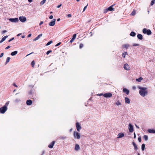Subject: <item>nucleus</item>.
Instances as JSON below:
<instances>
[{
  "label": "nucleus",
  "instance_id": "1",
  "mask_svg": "<svg viewBox=\"0 0 155 155\" xmlns=\"http://www.w3.org/2000/svg\"><path fill=\"white\" fill-rule=\"evenodd\" d=\"M139 88L141 90L139 91V93L141 96L144 97L147 94V91L146 88L139 87Z\"/></svg>",
  "mask_w": 155,
  "mask_h": 155
},
{
  "label": "nucleus",
  "instance_id": "2",
  "mask_svg": "<svg viewBox=\"0 0 155 155\" xmlns=\"http://www.w3.org/2000/svg\"><path fill=\"white\" fill-rule=\"evenodd\" d=\"M7 109L6 106L4 105L3 107L0 108V113L2 114H4Z\"/></svg>",
  "mask_w": 155,
  "mask_h": 155
},
{
  "label": "nucleus",
  "instance_id": "3",
  "mask_svg": "<svg viewBox=\"0 0 155 155\" xmlns=\"http://www.w3.org/2000/svg\"><path fill=\"white\" fill-rule=\"evenodd\" d=\"M74 136L75 138H76L78 139H79L81 137L80 134L75 131L74 132Z\"/></svg>",
  "mask_w": 155,
  "mask_h": 155
},
{
  "label": "nucleus",
  "instance_id": "4",
  "mask_svg": "<svg viewBox=\"0 0 155 155\" xmlns=\"http://www.w3.org/2000/svg\"><path fill=\"white\" fill-rule=\"evenodd\" d=\"M112 96V94L111 93H107L104 94L103 95V96L106 98H108L111 97Z\"/></svg>",
  "mask_w": 155,
  "mask_h": 155
},
{
  "label": "nucleus",
  "instance_id": "5",
  "mask_svg": "<svg viewBox=\"0 0 155 155\" xmlns=\"http://www.w3.org/2000/svg\"><path fill=\"white\" fill-rule=\"evenodd\" d=\"M75 125L77 130L79 132L81 128V127L80 124L78 122H76L75 124Z\"/></svg>",
  "mask_w": 155,
  "mask_h": 155
},
{
  "label": "nucleus",
  "instance_id": "6",
  "mask_svg": "<svg viewBox=\"0 0 155 155\" xmlns=\"http://www.w3.org/2000/svg\"><path fill=\"white\" fill-rule=\"evenodd\" d=\"M9 21L12 22H17L18 21V18H11L9 19Z\"/></svg>",
  "mask_w": 155,
  "mask_h": 155
},
{
  "label": "nucleus",
  "instance_id": "7",
  "mask_svg": "<svg viewBox=\"0 0 155 155\" xmlns=\"http://www.w3.org/2000/svg\"><path fill=\"white\" fill-rule=\"evenodd\" d=\"M19 19L22 22H25L26 20V18L24 16H21L19 17Z\"/></svg>",
  "mask_w": 155,
  "mask_h": 155
},
{
  "label": "nucleus",
  "instance_id": "8",
  "mask_svg": "<svg viewBox=\"0 0 155 155\" xmlns=\"http://www.w3.org/2000/svg\"><path fill=\"white\" fill-rule=\"evenodd\" d=\"M129 131L130 132H133L134 131L133 126L130 124H129Z\"/></svg>",
  "mask_w": 155,
  "mask_h": 155
},
{
  "label": "nucleus",
  "instance_id": "9",
  "mask_svg": "<svg viewBox=\"0 0 155 155\" xmlns=\"http://www.w3.org/2000/svg\"><path fill=\"white\" fill-rule=\"evenodd\" d=\"M124 68L126 70L128 71L130 70V67L127 64H126L124 65Z\"/></svg>",
  "mask_w": 155,
  "mask_h": 155
},
{
  "label": "nucleus",
  "instance_id": "10",
  "mask_svg": "<svg viewBox=\"0 0 155 155\" xmlns=\"http://www.w3.org/2000/svg\"><path fill=\"white\" fill-rule=\"evenodd\" d=\"M56 19H54L52 21H51L49 23V25L51 26H54L55 23Z\"/></svg>",
  "mask_w": 155,
  "mask_h": 155
},
{
  "label": "nucleus",
  "instance_id": "11",
  "mask_svg": "<svg viewBox=\"0 0 155 155\" xmlns=\"http://www.w3.org/2000/svg\"><path fill=\"white\" fill-rule=\"evenodd\" d=\"M76 37V34H74L72 36V38L71 39L70 41V43H72V42L74 41V39H75Z\"/></svg>",
  "mask_w": 155,
  "mask_h": 155
},
{
  "label": "nucleus",
  "instance_id": "12",
  "mask_svg": "<svg viewBox=\"0 0 155 155\" xmlns=\"http://www.w3.org/2000/svg\"><path fill=\"white\" fill-rule=\"evenodd\" d=\"M55 143V141H53L48 146V147L50 148H52L53 147V146Z\"/></svg>",
  "mask_w": 155,
  "mask_h": 155
},
{
  "label": "nucleus",
  "instance_id": "13",
  "mask_svg": "<svg viewBox=\"0 0 155 155\" xmlns=\"http://www.w3.org/2000/svg\"><path fill=\"white\" fill-rule=\"evenodd\" d=\"M123 91L127 95L129 93V90L126 88H124L123 89Z\"/></svg>",
  "mask_w": 155,
  "mask_h": 155
},
{
  "label": "nucleus",
  "instance_id": "14",
  "mask_svg": "<svg viewBox=\"0 0 155 155\" xmlns=\"http://www.w3.org/2000/svg\"><path fill=\"white\" fill-rule=\"evenodd\" d=\"M42 34H41L40 35H38L37 37H36L35 38L33 41H35L38 40V39H39L41 36H42Z\"/></svg>",
  "mask_w": 155,
  "mask_h": 155
},
{
  "label": "nucleus",
  "instance_id": "15",
  "mask_svg": "<svg viewBox=\"0 0 155 155\" xmlns=\"http://www.w3.org/2000/svg\"><path fill=\"white\" fill-rule=\"evenodd\" d=\"M32 101L31 100H28L26 101V104L28 105H30L32 104Z\"/></svg>",
  "mask_w": 155,
  "mask_h": 155
},
{
  "label": "nucleus",
  "instance_id": "16",
  "mask_svg": "<svg viewBox=\"0 0 155 155\" xmlns=\"http://www.w3.org/2000/svg\"><path fill=\"white\" fill-rule=\"evenodd\" d=\"M80 149V147L78 144H76L75 147V150L76 151H78Z\"/></svg>",
  "mask_w": 155,
  "mask_h": 155
},
{
  "label": "nucleus",
  "instance_id": "17",
  "mask_svg": "<svg viewBox=\"0 0 155 155\" xmlns=\"http://www.w3.org/2000/svg\"><path fill=\"white\" fill-rule=\"evenodd\" d=\"M114 5H112L111 6H110L107 8V10L110 11H114V8H113V6Z\"/></svg>",
  "mask_w": 155,
  "mask_h": 155
},
{
  "label": "nucleus",
  "instance_id": "18",
  "mask_svg": "<svg viewBox=\"0 0 155 155\" xmlns=\"http://www.w3.org/2000/svg\"><path fill=\"white\" fill-rule=\"evenodd\" d=\"M118 136L117 137V138H119L124 137V134L123 133H120L118 134Z\"/></svg>",
  "mask_w": 155,
  "mask_h": 155
},
{
  "label": "nucleus",
  "instance_id": "19",
  "mask_svg": "<svg viewBox=\"0 0 155 155\" xmlns=\"http://www.w3.org/2000/svg\"><path fill=\"white\" fill-rule=\"evenodd\" d=\"M125 102L128 104H129L130 103V100L127 97H125Z\"/></svg>",
  "mask_w": 155,
  "mask_h": 155
},
{
  "label": "nucleus",
  "instance_id": "20",
  "mask_svg": "<svg viewBox=\"0 0 155 155\" xmlns=\"http://www.w3.org/2000/svg\"><path fill=\"white\" fill-rule=\"evenodd\" d=\"M137 38L140 40H142L143 39V36L140 34H138L137 35Z\"/></svg>",
  "mask_w": 155,
  "mask_h": 155
},
{
  "label": "nucleus",
  "instance_id": "21",
  "mask_svg": "<svg viewBox=\"0 0 155 155\" xmlns=\"http://www.w3.org/2000/svg\"><path fill=\"white\" fill-rule=\"evenodd\" d=\"M8 37V36L6 35V36H5V37H3L2 40H1V41H0V43H2V42L3 41H4L5 40V39H6V38H7Z\"/></svg>",
  "mask_w": 155,
  "mask_h": 155
},
{
  "label": "nucleus",
  "instance_id": "22",
  "mask_svg": "<svg viewBox=\"0 0 155 155\" xmlns=\"http://www.w3.org/2000/svg\"><path fill=\"white\" fill-rule=\"evenodd\" d=\"M132 144H133V145L134 147V149L136 150L138 149L137 145L134 142H133L132 143Z\"/></svg>",
  "mask_w": 155,
  "mask_h": 155
},
{
  "label": "nucleus",
  "instance_id": "23",
  "mask_svg": "<svg viewBox=\"0 0 155 155\" xmlns=\"http://www.w3.org/2000/svg\"><path fill=\"white\" fill-rule=\"evenodd\" d=\"M18 53V51H15L14 52H12L11 53V55L12 56H14L16 54Z\"/></svg>",
  "mask_w": 155,
  "mask_h": 155
},
{
  "label": "nucleus",
  "instance_id": "24",
  "mask_svg": "<svg viewBox=\"0 0 155 155\" xmlns=\"http://www.w3.org/2000/svg\"><path fill=\"white\" fill-rule=\"evenodd\" d=\"M129 46L128 44H124L122 45L123 48H127Z\"/></svg>",
  "mask_w": 155,
  "mask_h": 155
},
{
  "label": "nucleus",
  "instance_id": "25",
  "mask_svg": "<svg viewBox=\"0 0 155 155\" xmlns=\"http://www.w3.org/2000/svg\"><path fill=\"white\" fill-rule=\"evenodd\" d=\"M146 33L148 35H150L151 34L152 32L150 30L147 29V32Z\"/></svg>",
  "mask_w": 155,
  "mask_h": 155
},
{
  "label": "nucleus",
  "instance_id": "26",
  "mask_svg": "<svg viewBox=\"0 0 155 155\" xmlns=\"http://www.w3.org/2000/svg\"><path fill=\"white\" fill-rule=\"evenodd\" d=\"M148 132L150 133H155V130H154L150 129L148 130Z\"/></svg>",
  "mask_w": 155,
  "mask_h": 155
},
{
  "label": "nucleus",
  "instance_id": "27",
  "mask_svg": "<svg viewBox=\"0 0 155 155\" xmlns=\"http://www.w3.org/2000/svg\"><path fill=\"white\" fill-rule=\"evenodd\" d=\"M130 35L131 36H133V37H134V36H135V35H136V33L135 32H134V31H132L130 33Z\"/></svg>",
  "mask_w": 155,
  "mask_h": 155
},
{
  "label": "nucleus",
  "instance_id": "28",
  "mask_svg": "<svg viewBox=\"0 0 155 155\" xmlns=\"http://www.w3.org/2000/svg\"><path fill=\"white\" fill-rule=\"evenodd\" d=\"M115 104L117 106H119L121 105V104L119 101H118L115 103Z\"/></svg>",
  "mask_w": 155,
  "mask_h": 155
},
{
  "label": "nucleus",
  "instance_id": "29",
  "mask_svg": "<svg viewBox=\"0 0 155 155\" xmlns=\"http://www.w3.org/2000/svg\"><path fill=\"white\" fill-rule=\"evenodd\" d=\"M145 145L144 144H143L142 145L141 149L143 151L145 149Z\"/></svg>",
  "mask_w": 155,
  "mask_h": 155
},
{
  "label": "nucleus",
  "instance_id": "30",
  "mask_svg": "<svg viewBox=\"0 0 155 155\" xmlns=\"http://www.w3.org/2000/svg\"><path fill=\"white\" fill-rule=\"evenodd\" d=\"M143 138L144 140L146 141H147L148 140V136L147 135H144L143 136Z\"/></svg>",
  "mask_w": 155,
  "mask_h": 155
},
{
  "label": "nucleus",
  "instance_id": "31",
  "mask_svg": "<svg viewBox=\"0 0 155 155\" xmlns=\"http://www.w3.org/2000/svg\"><path fill=\"white\" fill-rule=\"evenodd\" d=\"M127 54V53L126 52H124L123 54H122V57L125 58V55Z\"/></svg>",
  "mask_w": 155,
  "mask_h": 155
},
{
  "label": "nucleus",
  "instance_id": "32",
  "mask_svg": "<svg viewBox=\"0 0 155 155\" xmlns=\"http://www.w3.org/2000/svg\"><path fill=\"white\" fill-rule=\"evenodd\" d=\"M143 79V78L141 77H140L136 79V80L139 82L141 81Z\"/></svg>",
  "mask_w": 155,
  "mask_h": 155
},
{
  "label": "nucleus",
  "instance_id": "33",
  "mask_svg": "<svg viewBox=\"0 0 155 155\" xmlns=\"http://www.w3.org/2000/svg\"><path fill=\"white\" fill-rule=\"evenodd\" d=\"M45 2H46V0H42L40 2V5H43L45 3Z\"/></svg>",
  "mask_w": 155,
  "mask_h": 155
},
{
  "label": "nucleus",
  "instance_id": "34",
  "mask_svg": "<svg viewBox=\"0 0 155 155\" xmlns=\"http://www.w3.org/2000/svg\"><path fill=\"white\" fill-rule=\"evenodd\" d=\"M10 59V57H8L6 59V62L5 63V64H7L8 63Z\"/></svg>",
  "mask_w": 155,
  "mask_h": 155
},
{
  "label": "nucleus",
  "instance_id": "35",
  "mask_svg": "<svg viewBox=\"0 0 155 155\" xmlns=\"http://www.w3.org/2000/svg\"><path fill=\"white\" fill-rule=\"evenodd\" d=\"M35 64V63L34 61H32L31 64L33 68H34Z\"/></svg>",
  "mask_w": 155,
  "mask_h": 155
},
{
  "label": "nucleus",
  "instance_id": "36",
  "mask_svg": "<svg viewBox=\"0 0 155 155\" xmlns=\"http://www.w3.org/2000/svg\"><path fill=\"white\" fill-rule=\"evenodd\" d=\"M147 29L146 28H143V32L144 34H146L147 33Z\"/></svg>",
  "mask_w": 155,
  "mask_h": 155
},
{
  "label": "nucleus",
  "instance_id": "37",
  "mask_svg": "<svg viewBox=\"0 0 155 155\" xmlns=\"http://www.w3.org/2000/svg\"><path fill=\"white\" fill-rule=\"evenodd\" d=\"M155 3V0H152L150 3V5H153Z\"/></svg>",
  "mask_w": 155,
  "mask_h": 155
},
{
  "label": "nucleus",
  "instance_id": "38",
  "mask_svg": "<svg viewBox=\"0 0 155 155\" xmlns=\"http://www.w3.org/2000/svg\"><path fill=\"white\" fill-rule=\"evenodd\" d=\"M135 13H136V11H135V10H134L133 11V12H132V13H131V14L132 15H135Z\"/></svg>",
  "mask_w": 155,
  "mask_h": 155
},
{
  "label": "nucleus",
  "instance_id": "39",
  "mask_svg": "<svg viewBox=\"0 0 155 155\" xmlns=\"http://www.w3.org/2000/svg\"><path fill=\"white\" fill-rule=\"evenodd\" d=\"M84 46V45L82 43H81L79 45V48H80L81 49Z\"/></svg>",
  "mask_w": 155,
  "mask_h": 155
},
{
  "label": "nucleus",
  "instance_id": "40",
  "mask_svg": "<svg viewBox=\"0 0 155 155\" xmlns=\"http://www.w3.org/2000/svg\"><path fill=\"white\" fill-rule=\"evenodd\" d=\"M52 43V41H50L49 42H48L46 45V46H48L49 45H50V44H51Z\"/></svg>",
  "mask_w": 155,
  "mask_h": 155
},
{
  "label": "nucleus",
  "instance_id": "41",
  "mask_svg": "<svg viewBox=\"0 0 155 155\" xmlns=\"http://www.w3.org/2000/svg\"><path fill=\"white\" fill-rule=\"evenodd\" d=\"M52 52V51L51 50H49L48 51H47V53H46V54H47V55H48L50 53H51Z\"/></svg>",
  "mask_w": 155,
  "mask_h": 155
},
{
  "label": "nucleus",
  "instance_id": "42",
  "mask_svg": "<svg viewBox=\"0 0 155 155\" xmlns=\"http://www.w3.org/2000/svg\"><path fill=\"white\" fill-rule=\"evenodd\" d=\"M108 11L109 10H107V8L104 9V13H107Z\"/></svg>",
  "mask_w": 155,
  "mask_h": 155
},
{
  "label": "nucleus",
  "instance_id": "43",
  "mask_svg": "<svg viewBox=\"0 0 155 155\" xmlns=\"http://www.w3.org/2000/svg\"><path fill=\"white\" fill-rule=\"evenodd\" d=\"M138 140L139 142H140L141 141V138L140 137H139L138 138Z\"/></svg>",
  "mask_w": 155,
  "mask_h": 155
},
{
  "label": "nucleus",
  "instance_id": "44",
  "mask_svg": "<svg viewBox=\"0 0 155 155\" xmlns=\"http://www.w3.org/2000/svg\"><path fill=\"white\" fill-rule=\"evenodd\" d=\"M32 91L31 90L30 91H29L28 92V94H30V95L32 94Z\"/></svg>",
  "mask_w": 155,
  "mask_h": 155
},
{
  "label": "nucleus",
  "instance_id": "45",
  "mask_svg": "<svg viewBox=\"0 0 155 155\" xmlns=\"http://www.w3.org/2000/svg\"><path fill=\"white\" fill-rule=\"evenodd\" d=\"M88 5L87 4L84 8L83 12H84L87 8Z\"/></svg>",
  "mask_w": 155,
  "mask_h": 155
},
{
  "label": "nucleus",
  "instance_id": "46",
  "mask_svg": "<svg viewBox=\"0 0 155 155\" xmlns=\"http://www.w3.org/2000/svg\"><path fill=\"white\" fill-rule=\"evenodd\" d=\"M14 39V38H12L11 39L9 40L8 41V42H10L11 41H12Z\"/></svg>",
  "mask_w": 155,
  "mask_h": 155
},
{
  "label": "nucleus",
  "instance_id": "47",
  "mask_svg": "<svg viewBox=\"0 0 155 155\" xmlns=\"http://www.w3.org/2000/svg\"><path fill=\"white\" fill-rule=\"evenodd\" d=\"M61 44V42H59L57 44L55 45V46H58L59 45Z\"/></svg>",
  "mask_w": 155,
  "mask_h": 155
},
{
  "label": "nucleus",
  "instance_id": "48",
  "mask_svg": "<svg viewBox=\"0 0 155 155\" xmlns=\"http://www.w3.org/2000/svg\"><path fill=\"white\" fill-rule=\"evenodd\" d=\"M71 14H69L67 15V17L68 18L71 17Z\"/></svg>",
  "mask_w": 155,
  "mask_h": 155
},
{
  "label": "nucleus",
  "instance_id": "49",
  "mask_svg": "<svg viewBox=\"0 0 155 155\" xmlns=\"http://www.w3.org/2000/svg\"><path fill=\"white\" fill-rule=\"evenodd\" d=\"M53 16L52 15H50L49 17V18L50 19H52L53 18Z\"/></svg>",
  "mask_w": 155,
  "mask_h": 155
},
{
  "label": "nucleus",
  "instance_id": "50",
  "mask_svg": "<svg viewBox=\"0 0 155 155\" xmlns=\"http://www.w3.org/2000/svg\"><path fill=\"white\" fill-rule=\"evenodd\" d=\"M20 100L18 99H16L15 100V102H18Z\"/></svg>",
  "mask_w": 155,
  "mask_h": 155
},
{
  "label": "nucleus",
  "instance_id": "51",
  "mask_svg": "<svg viewBox=\"0 0 155 155\" xmlns=\"http://www.w3.org/2000/svg\"><path fill=\"white\" fill-rule=\"evenodd\" d=\"M4 55V53H2L1 54H0V58H1L2 57L3 55Z\"/></svg>",
  "mask_w": 155,
  "mask_h": 155
},
{
  "label": "nucleus",
  "instance_id": "52",
  "mask_svg": "<svg viewBox=\"0 0 155 155\" xmlns=\"http://www.w3.org/2000/svg\"><path fill=\"white\" fill-rule=\"evenodd\" d=\"M10 47H11L10 46V45L8 46L5 48V49H8L10 48Z\"/></svg>",
  "mask_w": 155,
  "mask_h": 155
},
{
  "label": "nucleus",
  "instance_id": "53",
  "mask_svg": "<svg viewBox=\"0 0 155 155\" xmlns=\"http://www.w3.org/2000/svg\"><path fill=\"white\" fill-rule=\"evenodd\" d=\"M31 35V34H29L28 36V37L29 38V37H30Z\"/></svg>",
  "mask_w": 155,
  "mask_h": 155
},
{
  "label": "nucleus",
  "instance_id": "54",
  "mask_svg": "<svg viewBox=\"0 0 155 155\" xmlns=\"http://www.w3.org/2000/svg\"><path fill=\"white\" fill-rule=\"evenodd\" d=\"M43 21H41L40 24H39V25H42V24H43Z\"/></svg>",
  "mask_w": 155,
  "mask_h": 155
},
{
  "label": "nucleus",
  "instance_id": "55",
  "mask_svg": "<svg viewBox=\"0 0 155 155\" xmlns=\"http://www.w3.org/2000/svg\"><path fill=\"white\" fill-rule=\"evenodd\" d=\"M6 32H7V31L6 30H4V31H2V34H4V33H5Z\"/></svg>",
  "mask_w": 155,
  "mask_h": 155
},
{
  "label": "nucleus",
  "instance_id": "56",
  "mask_svg": "<svg viewBox=\"0 0 155 155\" xmlns=\"http://www.w3.org/2000/svg\"><path fill=\"white\" fill-rule=\"evenodd\" d=\"M8 104H9V102H7L5 104V105L6 106V107H7V106L8 105Z\"/></svg>",
  "mask_w": 155,
  "mask_h": 155
},
{
  "label": "nucleus",
  "instance_id": "57",
  "mask_svg": "<svg viewBox=\"0 0 155 155\" xmlns=\"http://www.w3.org/2000/svg\"><path fill=\"white\" fill-rule=\"evenodd\" d=\"M13 85L16 87H18V86L15 84V83L13 84Z\"/></svg>",
  "mask_w": 155,
  "mask_h": 155
},
{
  "label": "nucleus",
  "instance_id": "58",
  "mask_svg": "<svg viewBox=\"0 0 155 155\" xmlns=\"http://www.w3.org/2000/svg\"><path fill=\"white\" fill-rule=\"evenodd\" d=\"M61 6V4H60L58 5L57 7L58 8H59Z\"/></svg>",
  "mask_w": 155,
  "mask_h": 155
},
{
  "label": "nucleus",
  "instance_id": "59",
  "mask_svg": "<svg viewBox=\"0 0 155 155\" xmlns=\"http://www.w3.org/2000/svg\"><path fill=\"white\" fill-rule=\"evenodd\" d=\"M134 138H136V134H135V133H134Z\"/></svg>",
  "mask_w": 155,
  "mask_h": 155
},
{
  "label": "nucleus",
  "instance_id": "60",
  "mask_svg": "<svg viewBox=\"0 0 155 155\" xmlns=\"http://www.w3.org/2000/svg\"><path fill=\"white\" fill-rule=\"evenodd\" d=\"M104 94H102V93H101V94H98V95L99 96H102V95H103H103H104Z\"/></svg>",
  "mask_w": 155,
  "mask_h": 155
},
{
  "label": "nucleus",
  "instance_id": "61",
  "mask_svg": "<svg viewBox=\"0 0 155 155\" xmlns=\"http://www.w3.org/2000/svg\"><path fill=\"white\" fill-rule=\"evenodd\" d=\"M28 1L29 2H32L33 0H28Z\"/></svg>",
  "mask_w": 155,
  "mask_h": 155
},
{
  "label": "nucleus",
  "instance_id": "62",
  "mask_svg": "<svg viewBox=\"0 0 155 155\" xmlns=\"http://www.w3.org/2000/svg\"><path fill=\"white\" fill-rule=\"evenodd\" d=\"M138 45H137V44H134V45H133V46H138Z\"/></svg>",
  "mask_w": 155,
  "mask_h": 155
},
{
  "label": "nucleus",
  "instance_id": "63",
  "mask_svg": "<svg viewBox=\"0 0 155 155\" xmlns=\"http://www.w3.org/2000/svg\"><path fill=\"white\" fill-rule=\"evenodd\" d=\"M21 37L22 38H25V36H24V35L22 36Z\"/></svg>",
  "mask_w": 155,
  "mask_h": 155
},
{
  "label": "nucleus",
  "instance_id": "64",
  "mask_svg": "<svg viewBox=\"0 0 155 155\" xmlns=\"http://www.w3.org/2000/svg\"><path fill=\"white\" fill-rule=\"evenodd\" d=\"M21 34H18V35H17V36H19Z\"/></svg>",
  "mask_w": 155,
  "mask_h": 155
}]
</instances>
